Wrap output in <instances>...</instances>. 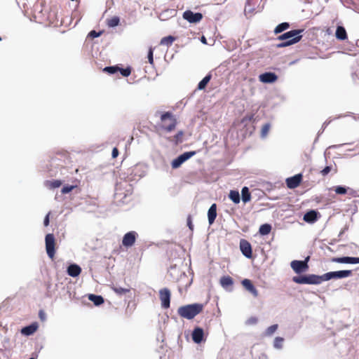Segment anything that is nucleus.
I'll use <instances>...</instances> for the list:
<instances>
[{"mask_svg": "<svg viewBox=\"0 0 359 359\" xmlns=\"http://www.w3.org/2000/svg\"><path fill=\"white\" fill-rule=\"evenodd\" d=\"M160 121L157 128L163 132L171 133L178 123L176 116L170 111L160 112Z\"/></svg>", "mask_w": 359, "mask_h": 359, "instance_id": "nucleus-1", "label": "nucleus"}, {"mask_svg": "<svg viewBox=\"0 0 359 359\" xmlns=\"http://www.w3.org/2000/svg\"><path fill=\"white\" fill-rule=\"evenodd\" d=\"M303 29H294L285 32L278 36L277 39L283 41V42L276 45L277 48H284L299 42L302 36L300 34Z\"/></svg>", "mask_w": 359, "mask_h": 359, "instance_id": "nucleus-2", "label": "nucleus"}, {"mask_svg": "<svg viewBox=\"0 0 359 359\" xmlns=\"http://www.w3.org/2000/svg\"><path fill=\"white\" fill-rule=\"evenodd\" d=\"M203 304H192L180 306L177 309V313L182 318L191 320L193 319L198 314L201 313L203 310Z\"/></svg>", "mask_w": 359, "mask_h": 359, "instance_id": "nucleus-3", "label": "nucleus"}, {"mask_svg": "<svg viewBox=\"0 0 359 359\" xmlns=\"http://www.w3.org/2000/svg\"><path fill=\"white\" fill-rule=\"evenodd\" d=\"M292 280L298 284H310L318 285L325 281L324 274L323 276H318L315 274H310L308 276H294Z\"/></svg>", "mask_w": 359, "mask_h": 359, "instance_id": "nucleus-4", "label": "nucleus"}, {"mask_svg": "<svg viewBox=\"0 0 359 359\" xmlns=\"http://www.w3.org/2000/svg\"><path fill=\"white\" fill-rule=\"evenodd\" d=\"M46 250L48 256L53 259L55 255V239L53 233H48L45 238Z\"/></svg>", "mask_w": 359, "mask_h": 359, "instance_id": "nucleus-5", "label": "nucleus"}, {"mask_svg": "<svg viewBox=\"0 0 359 359\" xmlns=\"http://www.w3.org/2000/svg\"><path fill=\"white\" fill-rule=\"evenodd\" d=\"M309 257H307L304 261L294 260L290 263L291 268L297 273L305 272L309 269Z\"/></svg>", "mask_w": 359, "mask_h": 359, "instance_id": "nucleus-6", "label": "nucleus"}, {"mask_svg": "<svg viewBox=\"0 0 359 359\" xmlns=\"http://www.w3.org/2000/svg\"><path fill=\"white\" fill-rule=\"evenodd\" d=\"M351 275L352 271L351 270L331 271L324 274V280L326 281L332 278H344L351 276Z\"/></svg>", "mask_w": 359, "mask_h": 359, "instance_id": "nucleus-7", "label": "nucleus"}, {"mask_svg": "<svg viewBox=\"0 0 359 359\" xmlns=\"http://www.w3.org/2000/svg\"><path fill=\"white\" fill-rule=\"evenodd\" d=\"M103 72L109 74H114L119 72L123 76L128 77L131 74V68L128 67L123 69L118 66H110L104 67Z\"/></svg>", "mask_w": 359, "mask_h": 359, "instance_id": "nucleus-8", "label": "nucleus"}, {"mask_svg": "<svg viewBox=\"0 0 359 359\" xmlns=\"http://www.w3.org/2000/svg\"><path fill=\"white\" fill-rule=\"evenodd\" d=\"M196 153V151H193L184 152L182 154L180 155L177 158H175L172 161V168L174 169L179 168L184 162H185L187 160L189 159L191 157L194 156Z\"/></svg>", "mask_w": 359, "mask_h": 359, "instance_id": "nucleus-9", "label": "nucleus"}, {"mask_svg": "<svg viewBox=\"0 0 359 359\" xmlns=\"http://www.w3.org/2000/svg\"><path fill=\"white\" fill-rule=\"evenodd\" d=\"M171 293L169 289L165 287L159 290V298L161 302V306L168 309L170 305Z\"/></svg>", "mask_w": 359, "mask_h": 359, "instance_id": "nucleus-10", "label": "nucleus"}, {"mask_svg": "<svg viewBox=\"0 0 359 359\" xmlns=\"http://www.w3.org/2000/svg\"><path fill=\"white\" fill-rule=\"evenodd\" d=\"M183 18L190 23H197L203 19V15L201 13H194L187 10L183 13Z\"/></svg>", "mask_w": 359, "mask_h": 359, "instance_id": "nucleus-11", "label": "nucleus"}, {"mask_svg": "<svg viewBox=\"0 0 359 359\" xmlns=\"http://www.w3.org/2000/svg\"><path fill=\"white\" fill-rule=\"evenodd\" d=\"M137 233L135 231H130L126 233L122 240V244L126 248L133 246L136 241Z\"/></svg>", "mask_w": 359, "mask_h": 359, "instance_id": "nucleus-12", "label": "nucleus"}, {"mask_svg": "<svg viewBox=\"0 0 359 359\" xmlns=\"http://www.w3.org/2000/svg\"><path fill=\"white\" fill-rule=\"evenodd\" d=\"M240 249L243 255L247 258H251L252 257V246L251 244L247 240H241Z\"/></svg>", "mask_w": 359, "mask_h": 359, "instance_id": "nucleus-13", "label": "nucleus"}, {"mask_svg": "<svg viewBox=\"0 0 359 359\" xmlns=\"http://www.w3.org/2000/svg\"><path fill=\"white\" fill-rule=\"evenodd\" d=\"M302 180V175L297 174L286 179V184L289 189H294L299 186Z\"/></svg>", "mask_w": 359, "mask_h": 359, "instance_id": "nucleus-14", "label": "nucleus"}, {"mask_svg": "<svg viewBox=\"0 0 359 359\" xmlns=\"http://www.w3.org/2000/svg\"><path fill=\"white\" fill-rule=\"evenodd\" d=\"M42 8L40 11V13H48L46 17H45V20L50 22V23H54L57 20L56 16V10L55 8H50V11L48 12V9L46 6H44L43 4L41 5Z\"/></svg>", "mask_w": 359, "mask_h": 359, "instance_id": "nucleus-15", "label": "nucleus"}, {"mask_svg": "<svg viewBox=\"0 0 359 359\" xmlns=\"http://www.w3.org/2000/svg\"><path fill=\"white\" fill-rule=\"evenodd\" d=\"M259 79L264 83H271L278 80V76L273 72H265L259 76Z\"/></svg>", "mask_w": 359, "mask_h": 359, "instance_id": "nucleus-16", "label": "nucleus"}, {"mask_svg": "<svg viewBox=\"0 0 359 359\" xmlns=\"http://www.w3.org/2000/svg\"><path fill=\"white\" fill-rule=\"evenodd\" d=\"M331 261L336 263L343 264H359V257H333Z\"/></svg>", "mask_w": 359, "mask_h": 359, "instance_id": "nucleus-17", "label": "nucleus"}, {"mask_svg": "<svg viewBox=\"0 0 359 359\" xmlns=\"http://www.w3.org/2000/svg\"><path fill=\"white\" fill-rule=\"evenodd\" d=\"M244 288L250 292L255 297H257L259 294L257 290L255 288L252 281L249 279H244L241 282Z\"/></svg>", "mask_w": 359, "mask_h": 359, "instance_id": "nucleus-18", "label": "nucleus"}, {"mask_svg": "<svg viewBox=\"0 0 359 359\" xmlns=\"http://www.w3.org/2000/svg\"><path fill=\"white\" fill-rule=\"evenodd\" d=\"M220 285L223 288L226 290L232 291V287L233 285V280L229 276H224L220 278Z\"/></svg>", "mask_w": 359, "mask_h": 359, "instance_id": "nucleus-19", "label": "nucleus"}, {"mask_svg": "<svg viewBox=\"0 0 359 359\" xmlns=\"http://www.w3.org/2000/svg\"><path fill=\"white\" fill-rule=\"evenodd\" d=\"M39 324L37 322H34L31 325L26 326L21 330V334L25 336H30L37 331Z\"/></svg>", "mask_w": 359, "mask_h": 359, "instance_id": "nucleus-20", "label": "nucleus"}, {"mask_svg": "<svg viewBox=\"0 0 359 359\" xmlns=\"http://www.w3.org/2000/svg\"><path fill=\"white\" fill-rule=\"evenodd\" d=\"M319 213L316 210H310L304 214V220L308 223H314L318 220Z\"/></svg>", "mask_w": 359, "mask_h": 359, "instance_id": "nucleus-21", "label": "nucleus"}, {"mask_svg": "<svg viewBox=\"0 0 359 359\" xmlns=\"http://www.w3.org/2000/svg\"><path fill=\"white\" fill-rule=\"evenodd\" d=\"M203 330L201 327H196L192 332V339L196 344H200L203 339Z\"/></svg>", "mask_w": 359, "mask_h": 359, "instance_id": "nucleus-22", "label": "nucleus"}, {"mask_svg": "<svg viewBox=\"0 0 359 359\" xmlns=\"http://www.w3.org/2000/svg\"><path fill=\"white\" fill-rule=\"evenodd\" d=\"M81 272V267L75 264H71L67 268V273L72 277H77Z\"/></svg>", "mask_w": 359, "mask_h": 359, "instance_id": "nucleus-23", "label": "nucleus"}, {"mask_svg": "<svg viewBox=\"0 0 359 359\" xmlns=\"http://www.w3.org/2000/svg\"><path fill=\"white\" fill-rule=\"evenodd\" d=\"M217 217V205L213 203L208 210V217L210 224H212Z\"/></svg>", "mask_w": 359, "mask_h": 359, "instance_id": "nucleus-24", "label": "nucleus"}, {"mask_svg": "<svg viewBox=\"0 0 359 359\" xmlns=\"http://www.w3.org/2000/svg\"><path fill=\"white\" fill-rule=\"evenodd\" d=\"M184 137V132L182 130L178 131L174 136L170 137L168 140L174 142L176 145L182 142Z\"/></svg>", "mask_w": 359, "mask_h": 359, "instance_id": "nucleus-25", "label": "nucleus"}, {"mask_svg": "<svg viewBox=\"0 0 359 359\" xmlns=\"http://www.w3.org/2000/svg\"><path fill=\"white\" fill-rule=\"evenodd\" d=\"M335 34L336 37L339 40H345L347 39L346 31L344 27L338 26Z\"/></svg>", "mask_w": 359, "mask_h": 359, "instance_id": "nucleus-26", "label": "nucleus"}, {"mask_svg": "<svg viewBox=\"0 0 359 359\" xmlns=\"http://www.w3.org/2000/svg\"><path fill=\"white\" fill-rule=\"evenodd\" d=\"M88 299L93 302L95 306H100L104 303V299L100 295L90 294L88 295Z\"/></svg>", "mask_w": 359, "mask_h": 359, "instance_id": "nucleus-27", "label": "nucleus"}, {"mask_svg": "<svg viewBox=\"0 0 359 359\" xmlns=\"http://www.w3.org/2000/svg\"><path fill=\"white\" fill-rule=\"evenodd\" d=\"M212 78V75L210 74H207L198 83V90H204L207 86V84L210 82Z\"/></svg>", "mask_w": 359, "mask_h": 359, "instance_id": "nucleus-28", "label": "nucleus"}, {"mask_svg": "<svg viewBox=\"0 0 359 359\" xmlns=\"http://www.w3.org/2000/svg\"><path fill=\"white\" fill-rule=\"evenodd\" d=\"M112 290L118 295H123L130 292V288H124L120 286H112Z\"/></svg>", "mask_w": 359, "mask_h": 359, "instance_id": "nucleus-29", "label": "nucleus"}, {"mask_svg": "<svg viewBox=\"0 0 359 359\" xmlns=\"http://www.w3.org/2000/svg\"><path fill=\"white\" fill-rule=\"evenodd\" d=\"M175 41V38L172 36H165L161 39L160 45L170 46Z\"/></svg>", "mask_w": 359, "mask_h": 359, "instance_id": "nucleus-30", "label": "nucleus"}, {"mask_svg": "<svg viewBox=\"0 0 359 359\" xmlns=\"http://www.w3.org/2000/svg\"><path fill=\"white\" fill-rule=\"evenodd\" d=\"M242 200L244 203L249 202L251 199V194L247 187H244L241 190Z\"/></svg>", "mask_w": 359, "mask_h": 359, "instance_id": "nucleus-31", "label": "nucleus"}, {"mask_svg": "<svg viewBox=\"0 0 359 359\" xmlns=\"http://www.w3.org/2000/svg\"><path fill=\"white\" fill-rule=\"evenodd\" d=\"M229 197L234 203L238 204L240 203L241 198L238 191L231 190Z\"/></svg>", "mask_w": 359, "mask_h": 359, "instance_id": "nucleus-32", "label": "nucleus"}, {"mask_svg": "<svg viewBox=\"0 0 359 359\" xmlns=\"http://www.w3.org/2000/svg\"><path fill=\"white\" fill-rule=\"evenodd\" d=\"M290 28V24L288 22H282L277 25L274 29V34H278L284 32L285 30Z\"/></svg>", "mask_w": 359, "mask_h": 359, "instance_id": "nucleus-33", "label": "nucleus"}, {"mask_svg": "<svg viewBox=\"0 0 359 359\" xmlns=\"http://www.w3.org/2000/svg\"><path fill=\"white\" fill-rule=\"evenodd\" d=\"M271 231V226L269 224H264L260 226L259 233L261 235H268Z\"/></svg>", "mask_w": 359, "mask_h": 359, "instance_id": "nucleus-34", "label": "nucleus"}, {"mask_svg": "<svg viewBox=\"0 0 359 359\" xmlns=\"http://www.w3.org/2000/svg\"><path fill=\"white\" fill-rule=\"evenodd\" d=\"M120 22V19L117 16H114L109 19L107 20V25L109 27H114L117 25H118Z\"/></svg>", "mask_w": 359, "mask_h": 359, "instance_id": "nucleus-35", "label": "nucleus"}, {"mask_svg": "<svg viewBox=\"0 0 359 359\" xmlns=\"http://www.w3.org/2000/svg\"><path fill=\"white\" fill-rule=\"evenodd\" d=\"M62 181L58 180H53L51 181L46 182V186L50 189L58 188L62 185Z\"/></svg>", "mask_w": 359, "mask_h": 359, "instance_id": "nucleus-36", "label": "nucleus"}, {"mask_svg": "<svg viewBox=\"0 0 359 359\" xmlns=\"http://www.w3.org/2000/svg\"><path fill=\"white\" fill-rule=\"evenodd\" d=\"M283 341L284 339L283 337H277L274 339L273 346L276 348H281L283 347Z\"/></svg>", "mask_w": 359, "mask_h": 359, "instance_id": "nucleus-37", "label": "nucleus"}, {"mask_svg": "<svg viewBox=\"0 0 359 359\" xmlns=\"http://www.w3.org/2000/svg\"><path fill=\"white\" fill-rule=\"evenodd\" d=\"M348 188H346L341 186H336L334 187V190L337 194L342 195L346 194L348 191Z\"/></svg>", "mask_w": 359, "mask_h": 359, "instance_id": "nucleus-38", "label": "nucleus"}, {"mask_svg": "<svg viewBox=\"0 0 359 359\" xmlns=\"http://www.w3.org/2000/svg\"><path fill=\"white\" fill-rule=\"evenodd\" d=\"M278 329V325H271L270 327H269L266 332H265V334L266 336H271Z\"/></svg>", "mask_w": 359, "mask_h": 359, "instance_id": "nucleus-39", "label": "nucleus"}, {"mask_svg": "<svg viewBox=\"0 0 359 359\" xmlns=\"http://www.w3.org/2000/svg\"><path fill=\"white\" fill-rule=\"evenodd\" d=\"M76 185H67L62 187L61 192L63 194H66L72 191L74 188H76Z\"/></svg>", "mask_w": 359, "mask_h": 359, "instance_id": "nucleus-40", "label": "nucleus"}, {"mask_svg": "<svg viewBox=\"0 0 359 359\" xmlns=\"http://www.w3.org/2000/svg\"><path fill=\"white\" fill-rule=\"evenodd\" d=\"M270 130V124L266 123L262 128V136L266 137Z\"/></svg>", "mask_w": 359, "mask_h": 359, "instance_id": "nucleus-41", "label": "nucleus"}, {"mask_svg": "<svg viewBox=\"0 0 359 359\" xmlns=\"http://www.w3.org/2000/svg\"><path fill=\"white\" fill-rule=\"evenodd\" d=\"M332 170H333V167L332 165H327L326 167H325L321 171H320V174L323 175V176H326L327 175H328Z\"/></svg>", "mask_w": 359, "mask_h": 359, "instance_id": "nucleus-42", "label": "nucleus"}, {"mask_svg": "<svg viewBox=\"0 0 359 359\" xmlns=\"http://www.w3.org/2000/svg\"><path fill=\"white\" fill-rule=\"evenodd\" d=\"M154 48H152L151 47L149 48V52H148V60H149V62L151 65L154 64Z\"/></svg>", "mask_w": 359, "mask_h": 359, "instance_id": "nucleus-43", "label": "nucleus"}, {"mask_svg": "<svg viewBox=\"0 0 359 359\" xmlns=\"http://www.w3.org/2000/svg\"><path fill=\"white\" fill-rule=\"evenodd\" d=\"M100 32H97L95 30H92L91 32H90L89 33V36L92 38H95V37H98L100 36Z\"/></svg>", "mask_w": 359, "mask_h": 359, "instance_id": "nucleus-44", "label": "nucleus"}, {"mask_svg": "<svg viewBox=\"0 0 359 359\" xmlns=\"http://www.w3.org/2000/svg\"><path fill=\"white\" fill-rule=\"evenodd\" d=\"M39 317L41 319V320L44 321L46 318V316L45 312L43 310H40L39 312Z\"/></svg>", "mask_w": 359, "mask_h": 359, "instance_id": "nucleus-45", "label": "nucleus"}, {"mask_svg": "<svg viewBox=\"0 0 359 359\" xmlns=\"http://www.w3.org/2000/svg\"><path fill=\"white\" fill-rule=\"evenodd\" d=\"M118 154H119V152H118V149L116 147H114L111 152L112 158H116L118 156Z\"/></svg>", "mask_w": 359, "mask_h": 359, "instance_id": "nucleus-46", "label": "nucleus"}, {"mask_svg": "<svg viewBox=\"0 0 359 359\" xmlns=\"http://www.w3.org/2000/svg\"><path fill=\"white\" fill-rule=\"evenodd\" d=\"M49 215H50V212L48 214H47V215L44 218L43 224H44V226H46L49 225Z\"/></svg>", "mask_w": 359, "mask_h": 359, "instance_id": "nucleus-47", "label": "nucleus"}, {"mask_svg": "<svg viewBox=\"0 0 359 359\" xmlns=\"http://www.w3.org/2000/svg\"><path fill=\"white\" fill-rule=\"evenodd\" d=\"M187 224H188V226L189 227L190 229H193V224H192V222H191V217L189 216L187 219Z\"/></svg>", "mask_w": 359, "mask_h": 359, "instance_id": "nucleus-48", "label": "nucleus"}, {"mask_svg": "<svg viewBox=\"0 0 359 359\" xmlns=\"http://www.w3.org/2000/svg\"><path fill=\"white\" fill-rule=\"evenodd\" d=\"M201 42H202L203 43H204V44H207V39H206V38H205L204 36H203L201 37Z\"/></svg>", "mask_w": 359, "mask_h": 359, "instance_id": "nucleus-49", "label": "nucleus"}, {"mask_svg": "<svg viewBox=\"0 0 359 359\" xmlns=\"http://www.w3.org/2000/svg\"><path fill=\"white\" fill-rule=\"evenodd\" d=\"M252 323H256L257 321V319L256 318H252L249 320Z\"/></svg>", "mask_w": 359, "mask_h": 359, "instance_id": "nucleus-50", "label": "nucleus"}, {"mask_svg": "<svg viewBox=\"0 0 359 359\" xmlns=\"http://www.w3.org/2000/svg\"><path fill=\"white\" fill-rule=\"evenodd\" d=\"M0 41H1V38L0 37Z\"/></svg>", "mask_w": 359, "mask_h": 359, "instance_id": "nucleus-51", "label": "nucleus"}, {"mask_svg": "<svg viewBox=\"0 0 359 359\" xmlns=\"http://www.w3.org/2000/svg\"><path fill=\"white\" fill-rule=\"evenodd\" d=\"M30 359H34V358H30Z\"/></svg>", "mask_w": 359, "mask_h": 359, "instance_id": "nucleus-52", "label": "nucleus"}]
</instances>
